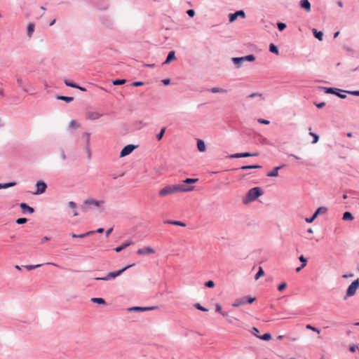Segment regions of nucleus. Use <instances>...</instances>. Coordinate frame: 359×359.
I'll return each instance as SVG.
<instances>
[{
  "label": "nucleus",
  "mask_w": 359,
  "mask_h": 359,
  "mask_svg": "<svg viewBox=\"0 0 359 359\" xmlns=\"http://www.w3.org/2000/svg\"><path fill=\"white\" fill-rule=\"evenodd\" d=\"M271 53H273L276 55L278 54V50L277 47L273 43H271Z\"/></svg>",
  "instance_id": "42"
},
{
  "label": "nucleus",
  "mask_w": 359,
  "mask_h": 359,
  "mask_svg": "<svg viewBox=\"0 0 359 359\" xmlns=\"http://www.w3.org/2000/svg\"><path fill=\"white\" fill-rule=\"evenodd\" d=\"M34 30V25L33 23H29L27 25V34L29 36H30Z\"/></svg>",
  "instance_id": "25"
},
{
  "label": "nucleus",
  "mask_w": 359,
  "mask_h": 359,
  "mask_svg": "<svg viewBox=\"0 0 359 359\" xmlns=\"http://www.w3.org/2000/svg\"><path fill=\"white\" fill-rule=\"evenodd\" d=\"M165 128H163L161 129V130L160 131V133L157 135V140L159 141L162 139V137H163V135L165 133Z\"/></svg>",
  "instance_id": "39"
},
{
  "label": "nucleus",
  "mask_w": 359,
  "mask_h": 359,
  "mask_svg": "<svg viewBox=\"0 0 359 359\" xmlns=\"http://www.w3.org/2000/svg\"><path fill=\"white\" fill-rule=\"evenodd\" d=\"M101 116L102 115L97 111H89L86 114V118L90 120H96Z\"/></svg>",
  "instance_id": "12"
},
{
  "label": "nucleus",
  "mask_w": 359,
  "mask_h": 359,
  "mask_svg": "<svg viewBox=\"0 0 359 359\" xmlns=\"http://www.w3.org/2000/svg\"><path fill=\"white\" fill-rule=\"evenodd\" d=\"M41 264H36V265H25V268H26L27 270H32L36 268L40 267Z\"/></svg>",
  "instance_id": "41"
},
{
  "label": "nucleus",
  "mask_w": 359,
  "mask_h": 359,
  "mask_svg": "<svg viewBox=\"0 0 359 359\" xmlns=\"http://www.w3.org/2000/svg\"><path fill=\"white\" fill-rule=\"evenodd\" d=\"M255 60V57L253 55H249L245 57H233L232 61L233 64L238 68L241 66V65L246 61L252 62Z\"/></svg>",
  "instance_id": "5"
},
{
  "label": "nucleus",
  "mask_w": 359,
  "mask_h": 359,
  "mask_svg": "<svg viewBox=\"0 0 359 359\" xmlns=\"http://www.w3.org/2000/svg\"><path fill=\"white\" fill-rule=\"evenodd\" d=\"M211 92L213 93H226V90L223 89V88H212L211 90Z\"/></svg>",
  "instance_id": "31"
},
{
  "label": "nucleus",
  "mask_w": 359,
  "mask_h": 359,
  "mask_svg": "<svg viewBox=\"0 0 359 359\" xmlns=\"http://www.w3.org/2000/svg\"><path fill=\"white\" fill-rule=\"evenodd\" d=\"M175 59V52L174 51H170V52H169V53L168 55V57H167L165 61L164 62V64H168L172 60H173Z\"/></svg>",
  "instance_id": "18"
},
{
  "label": "nucleus",
  "mask_w": 359,
  "mask_h": 359,
  "mask_svg": "<svg viewBox=\"0 0 359 359\" xmlns=\"http://www.w3.org/2000/svg\"><path fill=\"white\" fill-rule=\"evenodd\" d=\"M342 219L344 220H350V221H352L354 217L353 216V215L350 212H345L344 214H343V217Z\"/></svg>",
  "instance_id": "21"
},
{
  "label": "nucleus",
  "mask_w": 359,
  "mask_h": 359,
  "mask_svg": "<svg viewBox=\"0 0 359 359\" xmlns=\"http://www.w3.org/2000/svg\"><path fill=\"white\" fill-rule=\"evenodd\" d=\"M346 93L350 95L359 96V90H348V91H346Z\"/></svg>",
  "instance_id": "48"
},
{
  "label": "nucleus",
  "mask_w": 359,
  "mask_h": 359,
  "mask_svg": "<svg viewBox=\"0 0 359 359\" xmlns=\"http://www.w3.org/2000/svg\"><path fill=\"white\" fill-rule=\"evenodd\" d=\"M194 306L198 309V310H201V311H208V309L204 308L203 306H202L200 304L197 303L194 305Z\"/></svg>",
  "instance_id": "45"
},
{
  "label": "nucleus",
  "mask_w": 359,
  "mask_h": 359,
  "mask_svg": "<svg viewBox=\"0 0 359 359\" xmlns=\"http://www.w3.org/2000/svg\"><path fill=\"white\" fill-rule=\"evenodd\" d=\"M263 275H264V270L262 269V267H259L258 272L255 275V280L259 279Z\"/></svg>",
  "instance_id": "35"
},
{
  "label": "nucleus",
  "mask_w": 359,
  "mask_h": 359,
  "mask_svg": "<svg viewBox=\"0 0 359 359\" xmlns=\"http://www.w3.org/2000/svg\"><path fill=\"white\" fill-rule=\"evenodd\" d=\"M65 83L66 84V86H69V87L79 88V86L69 81L68 80H65Z\"/></svg>",
  "instance_id": "43"
},
{
  "label": "nucleus",
  "mask_w": 359,
  "mask_h": 359,
  "mask_svg": "<svg viewBox=\"0 0 359 359\" xmlns=\"http://www.w3.org/2000/svg\"><path fill=\"white\" fill-rule=\"evenodd\" d=\"M136 148L135 145L128 144L126 146L120 153V157H124L127 155H129L130 153L133 151V150Z\"/></svg>",
  "instance_id": "8"
},
{
  "label": "nucleus",
  "mask_w": 359,
  "mask_h": 359,
  "mask_svg": "<svg viewBox=\"0 0 359 359\" xmlns=\"http://www.w3.org/2000/svg\"><path fill=\"white\" fill-rule=\"evenodd\" d=\"M312 31L316 38H317L319 41L323 40V33L322 32H318L316 29H313Z\"/></svg>",
  "instance_id": "20"
},
{
  "label": "nucleus",
  "mask_w": 359,
  "mask_h": 359,
  "mask_svg": "<svg viewBox=\"0 0 359 359\" xmlns=\"http://www.w3.org/2000/svg\"><path fill=\"white\" fill-rule=\"evenodd\" d=\"M198 181V178H187L181 184H175L177 192L184 193L193 191L194 187L189 184L196 183Z\"/></svg>",
  "instance_id": "2"
},
{
  "label": "nucleus",
  "mask_w": 359,
  "mask_h": 359,
  "mask_svg": "<svg viewBox=\"0 0 359 359\" xmlns=\"http://www.w3.org/2000/svg\"><path fill=\"white\" fill-rule=\"evenodd\" d=\"M215 310H216L217 312H221L222 311V306H220V304H216Z\"/></svg>",
  "instance_id": "56"
},
{
  "label": "nucleus",
  "mask_w": 359,
  "mask_h": 359,
  "mask_svg": "<svg viewBox=\"0 0 359 359\" xmlns=\"http://www.w3.org/2000/svg\"><path fill=\"white\" fill-rule=\"evenodd\" d=\"M306 328L308 330H312L313 332H316L318 334H319L320 332V330L318 328L315 327L311 325H306Z\"/></svg>",
  "instance_id": "33"
},
{
  "label": "nucleus",
  "mask_w": 359,
  "mask_h": 359,
  "mask_svg": "<svg viewBox=\"0 0 359 359\" xmlns=\"http://www.w3.org/2000/svg\"><path fill=\"white\" fill-rule=\"evenodd\" d=\"M154 309V307H139V306H135V307H133V308L130 309V310H134V311H149V310H152Z\"/></svg>",
  "instance_id": "24"
},
{
  "label": "nucleus",
  "mask_w": 359,
  "mask_h": 359,
  "mask_svg": "<svg viewBox=\"0 0 359 359\" xmlns=\"http://www.w3.org/2000/svg\"><path fill=\"white\" fill-rule=\"evenodd\" d=\"M283 168V165L278 166L271 170V177H277L278 175V170Z\"/></svg>",
  "instance_id": "23"
},
{
  "label": "nucleus",
  "mask_w": 359,
  "mask_h": 359,
  "mask_svg": "<svg viewBox=\"0 0 359 359\" xmlns=\"http://www.w3.org/2000/svg\"><path fill=\"white\" fill-rule=\"evenodd\" d=\"M69 128H76L79 127V123H77V121H74V120H72L69 122Z\"/></svg>",
  "instance_id": "36"
},
{
  "label": "nucleus",
  "mask_w": 359,
  "mask_h": 359,
  "mask_svg": "<svg viewBox=\"0 0 359 359\" xmlns=\"http://www.w3.org/2000/svg\"><path fill=\"white\" fill-rule=\"evenodd\" d=\"M259 338L266 341L269 340V332L265 333L262 336L259 337Z\"/></svg>",
  "instance_id": "50"
},
{
  "label": "nucleus",
  "mask_w": 359,
  "mask_h": 359,
  "mask_svg": "<svg viewBox=\"0 0 359 359\" xmlns=\"http://www.w3.org/2000/svg\"><path fill=\"white\" fill-rule=\"evenodd\" d=\"M27 219L26 218H19L16 220L17 224H22L26 223Z\"/></svg>",
  "instance_id": "47"
},
{
  "label": "nucleus",
  "mask_w": 359,
  "mask_h": 359,
  "mask_svg": "<svg viewBox=\"0 0 359 359\" xmlns=\"http://www.w3.org/2000/svg\"><path fill=\"white\" fill-rule=\"evenodd\" d=\"M357 348H358V346H351L350 347V351H351V352H355V350H356Z\"/></svg>",
  "instance_id": "60"
},
{
  "label": "nucleus",
  "mask_w": 359,
  "mask_h": 359,
  "mask_svg": "<svg viewBox=\"0 0 359 359\" xmlns=\"http://www.w3.org/2000/svg\"><path fill=\"white\" fill-rule=\"evenodd\" d=\"M68 205H69V208H73V209H75L76 207V204L73 201L69 202Z\"/></svg>",
  "instance_id": "55"
},
{
  "label": "nucleus",
  "mask_w": 359,
  "mask_h": 359,
  "mask_svg": "<svg viewBox=\"0 0 359 359\" xmlns=\"http://www.w3.org/2000/svg\"><path fill=\"white\" fill-rule=\"evenodd\" d=\"M286 286H287L286 283H281V284L278 287V290L279 291H282V290H283L286 287Z\"/></svg>",
  "instance_id": "52"
},
{
  "label": "nucleus",
  "mask_w": 359,
  "mask_h": 359,
  "mask_svg": "<svg viewBox=\"0 0 359 359\" xmlns=\"http://www.w3.org/2000/svg\"><path fill=\"white\" fill-rule=\"evenodd\" d=\"M187 13L188 15L190 17H194L195 15V11L192 9L188 10Z\"/></svg>",
  "instance_id": "53"
},
{
  "label": "nucleus",
  "mask_w": 359,
  "mask_h": 359,
  "mask_svg": "<svg viewBox=\"0 0 359 359\" xmlns=\"http://www.w3.org/2000/svg\"><path fill=\"white\" fill-rule=\"evenodd\" d=\"M259 168V165H244V166H242L241 167V170H248V169H252V168Z\"/></svg>",
  "instance_id": "40"
},
{
  "label": "nucleus",
  "mask_w": 359,
  "mask_h": 359,
  "mask_svg": "<svg viewBox=\"0 0 359 359\" xmlns=\"http://www.w3.org/2000/svg\"><path fill=\"white\" fill-rule=\"evenodd\" d=\"M37 189L35 194H41L45 192L47 187L46 183L43 181H38L36 184Z\"/></svg>",
  "instance_id": "10"
},
{
  "label": "nucleus",
  "mask_w": 359,
  "mask_h": 359,
  "mask_svg": "<svg viewBox=\"0 0 359 359\" xmlns=\"http://www.w3.org/2000/svg\"><path fill=\"white\" fill-rule=\"evenodd\" d=\"M83 137L86 140L87 147H89L90 134L88 133H86L83 134Z\"/></svg>",
  "instance_id": "38"
},
{
  "label": "nucleus",
  "mask_w": 359,
  "mask_h": 359,
  "mask_svg": "<svg viewBox=\"0 0 359 359\" xmlns=\"http://www.w3.org/2000/svg\"><path fill=\"white\" fill-rule=\"evenodd\" d=\"M15 185H16V182H9V183L2 184L3 189L9 188V187H13Z\"/></svg>",
  "instance_id": "37"
},
{
  "label": "nucleus",
  "mask_w": 359,
  "mask_h": 359,
  "mask_svg": "<svg viewBox=\"0 0 359 359\" xmlns=\"http://www.w3.org/2000/svg\"><path fill=\"white\" fill-rule=\"evenodd\" d=\"M255 156V154H252L250 153H238L235 154L231 156V158H243V157H248V156Z\"/></svg>",
  "instance_id": "16"
},
{
  "label": "nucleus",
  "mask_w": 359,
  "mask_h": 359,
  "mask_svg": "<svg viewBox=\"0 0 359 359\" xmlns=\"http://www.w3.org/2000/svg\"><path fill=\"white\" fill-rule=\"evenodd\" d=\"M304 267H305V266H304V265H302V264L300 266H299V267H297V268L296 269V271H297V272H299V271H300L303 268H304Z\"/></svg>",
  "instance_id": "62"
},
{
  "label": "nucleus",
  "mask_w": 359,
  "mask_h": 359,
  "mask_svg": "<svg viewBox=\"0 0 359 359\" xmlns=\"http://www.w3.org/2000/svg\"><path fill=\"white\" fill-rule=\"evenodd\" d=\"M309 135L313 137L312 144H315L318 141L319 137L317 134L310 132Z\"/></svg>",
  "instance_id": "30"
},
{
  "label": "nucleus",
  "mask_w": 359,
  "mask_h": 359,
  "mask_svg": "<svg viewBox=\"0 0 359 359\" xmlns=\"http://www.w3.org/2000/svg\"><path fill=\"white\" fill-rule=\"evenodd\" d=\"M337 95H338L340 98H342V99H344L346 98V95H344V94H341L339 93H336Z\"/></svg>",
  "instance_id": "59"
},
{
  "label": "nucleus",
  "mask_w": 359,
  "mask_h": 359,
  "mask_svg": "<svg viewBox=\"0 0 359 359\" xmlns=\"http://www.w3.org/2000/svg\"><path fill=\"white\" fill-rule=\"evenodd\" d=\"M155 252V250L151 247H144L137 250V254L140 256L151 255L154 254Z\"/></svg>",
  "instance_id": "7"
},
{
  "label": "nucleus",
  "mask_w": 359,
  "mask_h": 359,
  "mask_svg": "<svg viewBox=\"0 0 359 359\" xmlns=\"http://www.w3.org/2000/svg\"><path fill=\"white\" fill-rule=\"evenodd\" d=\"M263 194L264 191L261 187H253L249 189L246 194L243 197L242 202L245 205L249 204L257 200Z\"/></svg>",
  "instance_id": "1"
},
{
  "label": "nucleus",
  "mask_w": 359,
  "mask_h": 359,
  "mask_svg": "<svg viewBox=\"0 0 359 359\" xmlns=\"http://www.w3.org/2000/svg\"><path fill=\"white\" fill-rule=\"evenodd\" d=\"M325 105V102H320V103H316V106L320 109V108H323L324 106Z\"/></svg>",
  "instance_id": "57"
},
{
  "label": "nucleus",
  "mask_w": 359,
  "mask_h": 359,
  "mask_svg": "<svg viewBox=\"0 0 359 359\" xmlns=\"http://www.w3.org/2000/svg\"><path fill=\"white\" fill-rule=\"evenodd\" d=\"M126 81L125 79H116L113 81L112 83L114 86H118L124 84Z\"/></svg>",
  "instance_id": "32"
},
{
  "label": "nucleus",
  "mask_w": 359,
  "mask_h": 359,
  "mask_svg": "<svg viewBox=\"0 0 359 359\" xmlns=\"http://www.w3.org/2000/svg\"><path fill=\"white\" fill-rule=\"evenodd\" d=\"M130 245V243H124L122 245L116 248L115 251L117 252H119L122 251L123 249H125L126 248H127L128 246H129Z\"/></svg>",
  "instance_id": "29"
},
{
  "label": "nucleus",
  "mask_w": 359,
  "mask_h": 359,
  "mask_svg": "<svg viewBox=\"0 0 359 359\" xmlns=\"http://www.w3.org/2000/svg\"><path fill=\"white\" fill-rule=\"evenodd\" d=\"M104 201H97L93 198L87 199L85 201L84 204L88 206L94 205L95 207H100L101 205L104 204Z\"/></svg>",
  "instance_id": "9"
},
{
  "label": "nucleus",
  "mask_w": 359,
  "mask_h": 359,
  "mask_svg": "<svg viewBox=\"0 0 359 359\" xmlns=\"http://www.w3.org/2000/svg\"><path fill=\"white\" fill-rule=\"evenodd\" d=\"M327 211V208L325 207H320L318 208L316 211L315 212V216H318L319 215H323L325 214Z\"/></svg>",
  "instance_id": "19"
},
{
  "label": "nucleus",
  "mask_w": 359,
  "mask_h": 359,
  "mask_svg": "<svg viewBox=\"0 0 359 359\" xmlns=\"http://www.w3.org/2000/svg\"><path fill=\"white\" fill-rule=\"evenodd\" d=\"M165 223L173 224L175 226H185L186 224L184 222H182L180 221H165Z\"/></svg>",
  "instance_id": "22"
},
{
  "label": "nucleus",
  "mask_w": 359,
  "mask_h": 359,
  "mask_svg": "<svg viewBox=\"0 0 359 359\" xmlns=\"http://www.w3.org/2000/svg\"><path fill=\"white\" fill-rule=\"evenodd\" d=\"M94 233H95L94 231H88L87 233L79 234V235H76L75 233H72V237H73V238H85L86 236L93 234Z\"/></svg>",
  "instance_id": "17"
},
{
  "label": "nucleus",
  "mask_w": 359,
  "mask_h": 359,
  "mask_svg": "<svg viewBox=\"0 0 359 359\" xmlns=\"http://www.w3.org/2000/svg\"><path fill=\"white\" fill-rule=\"evenodd\" d=\"M255 298L244 297L242 301V304L249 303L251 304L255 301Z\"/></svg>",
  "instance_id": "34"
},
{
  "label": "nucleus",
  "mask_w": 359,
  "mask_h": 359,
  "mask_svg": "<svg viewBox=\"0 0 359 359\" xmlns=\"http://www.w3.org/2000/svg\"><path fill=\"white\" fill-rule=\"evenodd\" d=\"M258 122L259 123H264V124H269V121L265 120V119H262V118H259L258 119Z\"/></svg>",
  "instance_id": "54"
},
{
  "label": "nucleus",
  "mask_w": 359,
  "mask_h": 359,
  "mask_svg": "<svg viewBox=\"0 0 359 359\" xmlns=\"http://www.w3.org/2000/svg\"><path fill=\"white\" fill-rule=\"evenodd\" d=\"M176 193H177L176 187H175V184H173V185L165 186V187L161 189L158 192V195L161 197H165L168 195L176 194Z\"/></svg>",
  "instance_id": "4"
},
{
  "label": "nucleus",
  "mask_w": 359,
  "mask_h": 359,
  "mask_svg": "<svg viewBox=\"0 0 359 359\" xmlns=\"http://www.w3.org/2000/svg\"><path fill=\"white\" fill-rule=\"evenodd\" d=\"M197 148L199 151L204 152L206 149L205 144L203 140H198L197 141Z\"/></svg>",
  "instance_id": "15"
},
{
  "label": "nucleus",
  "mask_w": 359,
  "mask_h": 359,
  "mask_svg": "<svg viewBox=\"0 0 359 359\" xmlns=\"http://www.w3.org/2000/svg\"><path fill=\"white\" fill-rule=\"evenodd\" d=\"M359 287V279H356L351 283L346 290V297L353 296L357 289Z\"/></svg>",
  "instance_id": "6"
},
{
  "label": "nucleus",
  "mask_w": 359,
  "mask_h": 359,
  "mask_svg": "<svg viewBox=\"0 0 359 359\" xmlns=\"http://www.w3.org/2000/svg\"><path fill=\"white\" fill-rule=\"evenodd\" d=\"M113 231V229L112 228H110L109 229H108L106 232V236H109V234L111 233V231Z\"/></svg>",
  "instance_id": "61"
},
{
  "label": "nucleus",
  "mask_w": 359,
  "mask_h": 359,
  "mask_svg": "<svg viewBox=\"0 0 359 359\" xmlns=\"http://www.w3.org/2000/svg\"><path fill=\"white\" fill-rule=\"evenodd\" d=\"M324 89H325V92L326 93H332V94H336L337 91L339 90V89L334 88H324Z\"/></svg>",
  "instance_id": "27"
},
{
  "label": "nucleus",
  "mask_w": 359,
  "mask_h": 359,
  "mask_svg": "<svg viewBox=\"0 0 359 359\" xmlns=\"http://www.w3.org/2000/svg\"><path fill=\"white\" fill-rule=\"evenodd\" d=\"M91 301L93 302H94V303H97V304H105V301L102 298L94 297V298L91 299Z\"/></svg>",
  "instance_id": "28"
},
{
  "label": "nucleus",
  "mask_w": 359,
  "mask_h": 359,
  "mask_svg": "<svg viewBox=\"0 0 359 359\" xmlns=\"http://www.w3.org/2000/svg\"><path fill=\"white\" fill-rule=\"evenodd\" d=\"M57 100H64L67 102H70L74 100L73 97H67V96H57Z\"/></svg>",
  "instance_id": "26"
},
{
  "label": "nucleus",
  "mask_w": 359,
  "mask_h": 359,
  "mask_svg": "<svg viewBox=\"0 0 359 359\" xmlns=\"http://www.w3.org/2000/svg\"><path fill=\"white\" fill-rule=\"evenodd\" d=\"M245 16V14L244 11H238L234 13H230L229 14V22H233L238 18V17H241V18H244Z\"/></svg>",
  "instance_id": "11"
},
{
  "label": "nucleus",
  "mask_w": 359,
  "mask_h": 359,
  "mask_svg": "<svg viewBox=\"0 0 359 359\" xmlns=\"http://www.w3.org/2000/svg\"><path fill=\"white\" fill-rule=\"evenodd\" d=\"M278 28L280 31H283L286 28V25L283 22H278L277 24Z\"/></svg>",
  "instance_id": "44"
},
{
  "label": "nucleus",
  "mask_w": 359,
  "mask_h": 359,
  "mask_svg": "<svg viewBox=\"0 0 359 359\" xmlns=\"http://www.w3.org/2000/svg\"><path fill=\"white\" fill-rule=\"evenodd\" d=\"M318 216H315V213L310 218H306V222L308 223H311Z\"/></svg>",
  "instance_id": "51"
},
{
  "label": "nucleus",
  "mask_w": 359,
  "mask_h": 359,
  "mask_svg": "<svg viewBox=\"0 0 359 359\" xmlns=\"http://www.w3.org/2000/svg\"><path fill=\"white\" fill-rule=\"evenodd\" d=\"M133 86H141L143 85V83L141 82V81H136V82H134L132 84Z\"/></svg>",
  "instance_id": "58"
},
{
  "label": "nucleus",
  "mask_w": 359,
  "mask_h": 359,
  "mask_svg": "<svg viewBox=\"0 0 359 359\" xmlns=\"http://www.w3.org/2000/svg\"><path fill=\"white\" fill-rule=\"evenodd\" d=\"M135 264H131V265H128V266H126V267L117 271H114V272H110L106 276L104 277H102V278H96L95 280H111V279H114L119 276H121L126 269H128V268L134 266Z\"/></svg>",
  "instance_id": "3"
},
{
  "label": "nucleus",
  "mask_w": 359,
  "mask_h": 359,
  "mask_svg": "<svg viewBox=\"0 0 359 359\" xmlns=\"http://www.w3.org/2000/svg\"><path fill=\"white\" fill-rule=\"evenodd\" d=\"M300 6L302 8H304L307 12L311 11V4L309 0H302L300 1Z\"/></svg>",
  "instance_id": "14"
},
{
  "label": "nucleus",
  "mask_w": 359,
  "mask_h": 359,
  "mask_svg": "<svg viewBox=\"0 0 359 359\" xmlns=\"http://www.w3.org/2000/svg\"><path fill=\"white\" fill-rule=\"evenodd\" d=\"M50 240V238L49 237H47V236H45L43 239H42V243H44V242H46V241H48Z\"/></svg>",
  "instance_id": "63"
},
{
  "label": "nucleus",
  "mask_w": 359,
  "mask_h": 359,
  "mask_svg": "<svg viewBox=\"0 0 359 359\" xmlns=\"http://www.w3.org/2000/svg\"><path fill=\"white\" fill-rule=\"evenodd\" d=\"M205 285L208 287H213L215 283L212 280H209L205 283Z\"/></svg>",
  "instance_id": "49"
},
{
  "label": "nucleus",
  "mask_w": 359,
  "mask_h": 359,
  "mask_svg": "<svg viewBox=\"0 0 359 359\" xmlns=\"http://www.w3.org/2000/svg\"><path fill=\"white\" fill-rule=\"evenodd\" d=\"M104 231V229L102 228H100L98 229H97L96 232L97 233H102Z\"/></svg>",
  "instance_id": "64"
},
{
  "label": "nucleus",
  "mask_w": 359,
  "mask_h": 359,
  "mask_svg": "<svg viewBox=\"0 0 359 359\" xmlns=\"http://www.w3.org/2000/svg\"><path fill=\"white\" fill-rule=\"evenodd\" d=\"M20 206L24 213L27 212L29 214H32L34 212V210L32 208L29 207L25 203H22Z\"/></svg>",
  "instance_id": "13"
},
{
  "label": "nucleus",
  "mask_w": 359,
  "mask_h": 359,
  "mask_svg": "<svg viewBox=\"0 0 359 359\" xmlns=\"http://www.w3.org/2000/svg\"><path fill=\"white\" fill-rule=\"evenodd\" d=\"M299 261L302 263V264L306 266L307 260H306V259L304 257V255H301V256L299 257Z\"/></svg>",
  "instance_id": "46"
}]
</instances>
